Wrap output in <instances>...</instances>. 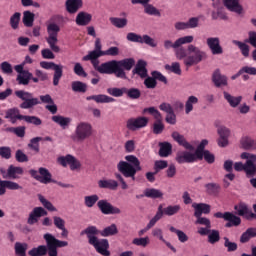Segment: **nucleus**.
<instances>
[{
  "mask_svg": "<svg viewBox=\"0 0 256 256\" xmlns=\"http://www.w3.org/2000/svg\"><path fill=\"white\" fill-rule=\"evenodd\" d=\"M117 233H119L117 225L111 224L102 231H99L96 226H88L80 232V235H86L89 245H92L97 253L103 256H111V252L109 251V240L98 239L97 235H101V237H113V235H117Z\"/></svg>",
  "mask_w": 256,
  "mask_h": 256,
  "instance_id": "obj_1",
  "label": "nucleus"
},
{
  "mask_svg": "<svg viewBox=\"0 0 256 256\" xmlns=\"http://www.w3.org/2000/svg\"><path fill=\"white\" fill-rule=\"evenodd\" d=\"M117 170L119 173H115L114 176L119 181L121 185V189L127 190L129 189V185L125 181L126 179H132L135 181V175H137L138 171H143L141 167V161L135 155H127L125 156V161H120L117 164Z\"/></svg>",
  "mask_w": 256,
  "mask_h": 256,
  "instance_id": "obj_2",
  "label": "nucleus"
},
{
  "mask_svg": "<svg viewBox=\"0 0 256 256\" xmlns=\"http://www.w3.org/2000/svg\"><path fill=\"white\" fill-rule=\"evenodd\" d=\"M93 135V125L89 122L81 121L76 124L74 135L71 136L73 141H85Z\"/></svg>",
  "mask_w": 256,
  "mask_h": 256,
  "instance_id": "obj_3",
  "label": "nucleus"
},
{
  "mask_svg": "<svg viewBox=\"0 0 256 256\" xmlns=\"http://www.w3.org/2000/svg\"><path fill=\"white\" fill-rule=\"evenodd\" d=\"M14 95L23 101L20 104V109H33L36 105H40L41 101L39 98L33 97V93L25 90H17L14 92Z\"/></svg>",
  "mask_w": 256,
  "mask_h": 256,
  "instance_id": "obj_4",
  "label": "nucleus"
},
{
  "mask_svg": "<svg viewBox=\"0 0 256 256\" xmlns=\"http://www.w3.org/2000/svg\"><path fill=\"white\" fill-rule=\"evenodd\" d=\"M59 31H61V28L56 23H50L47 26L48 37L46 38V41L51 51L54 53H59V51H61V48L57 46V43H59V39L57 38Z\"/></svg>",
  "mask_w": 256,
  "mask_h": 256,
  "instance_id": "obj_5",
  "label": "nucleus"
},
{
  "mask_svg": "<svg viewBox=\"0 0 256 256\" xmlns=\"http://www.w3.org/2000/svg\"><path fill=\"white\" fill-rule=\"evenodd\" d=\"M44 239L48 247L49 256H57V247H67L69 245V242L61 241L55 238L51 233L44 234Z\"/></svg>",
  "mask_w": 256,
  "mask_h": 256,
  "instance_id": "obj_6",
  "label": "nucleus"
},
{
  "mask_svg": "<svg viewBox=\"0 0 256 256\" xmlns=\"http://www.w3.org/2000/svg\"><path fill=\"white\" fill-rule=\"evenodd\" d=\"M96 71L106 75H116L120 79H125V70L121 65H95Z\"/></svg>",
  "mask_w": 256,
  "mask_h": 256,
  "instance_id": "obj_7",
  "label": "nucleus"
},
{
  "mask_svg": "<svg viewBox=\"0 0 256 256\" xmlns=\"http://www.w3.org/2000/svg\"><path fill=\"white\" fill-rule=\"evenodd\" d=\"M188 51L189 53H193V54H191L188 57L189 62L187 63V65H191V64L197 65L203 61H206L207 59V52L200 50L199 47L193 44L188 46Z\"/></svg>",
  "mask_w": 256,
  "mask_h": 256,
  "instance_id": "obj_8",
  "label": "nucleus"
},
{
  "mask_svg": "<svg viewBox=\"0 0 256 256\" xmlns=\"http://www.w3.org/2000/svg\"><path fill=\"white\" fill-rule=\"evenodd\" d=\"M0 173L3 179L17 180L23 177V175L25 174V170L23 169V167L10 165L6 170L3 168L0 169Z\"/></svg>",
  "mask_w": 256,
  "mask_h": 256,
  "instance_id": "obj_9",
  "label": "nucleus"
},
{
  "mask_svg": "<svg viewBox=\"0 0 256 256\" xmlns=\"http://www.w3.org/2000/svg\"><path fill=\"white\" fill-rule=\"evenodd\" d=\"M127 41H130L131 43H145L146 45H149V47H157V43L155 42V39L151 38V36L145 34L143 36L135 33V32H129L126 36Z\"/></svg>",
  "mask_w": 256,
  "mask_h": 256,
  "instance_id": "obj_10",
  "label": "nucleus"
},
{
  "mask_svg": "<svg viewBox=\"0 0 256 256\" xmlns=\"http://www.w3.org/2000/svg\"><path fill=\"white\" fill-rule=\"evenodd\" d=\"M31 177H34L36 181H39V183H43L44 185H47L49 183H53V176L51 175V172L47 170V168H39L37 170H30Z\"/></svg>",
  "mask_w": 256,
  "mask_h": 256,
  "instance_id": "obj_11",
  "label": "nucleus"
},
{
  "mask_svg": "<svg viewBox=\"0 0 256 256\" xmlns=\"http://www.w3.org/2000/svg\"><path fill=\"white\" fill-rule=\"evenodd\" d=\"M97 207L103 215H121V209L105 199L99 200Z\"/></svg>",
  "mask_w": 256,
  "mask_h": 256,
  "instance_id": "obj_12",
  "label": "nucleus"
},
{
  "mask_svg": "<svg viewBox=\"0 0 256 256\" xmlns=\"http://www.w3.org/2000/svg\"><path fill=\"white\" fill-rule=\"evenodd\" d=\"M149 124V118L147 117H138L130 118L126 122V127L129 131H137V129H143Z\"/></svg>",
  "mask_w": 256,
  "mask_h": 256,
  "instance_id": "obj_13",
  "label": "nucleus"
},
{
  "mask_svg": "<svg viewBox=\"0 0 256 256\" xmlns=\"http://www.w3.org/2000/svg\"><path fill=\"white\" fill-rule=\"evenodd\" d=\"M15 71L18 72L16 81L19 85H29L31 79H33V74L29 70L23 69V65H16Z\"/></svg>",
  "mask_w": 256,
  "mask_h": 256,
  "instance_id": "obj_14",
  "label": "nucleus"
},
{
  "mask_svg": "<svg viewBox=\"0 0 256 256\" xmlns=\"http://www.w3.org/2000/svg\"><path fill=\"white\" fill-rule=\"evenodd\" d=\"M47 214V210L43 207L33 208L27 219L28 225H35V223H39V219H41V217H47Z\"/></svg>",
  "mask_w": 256,
  "mask_h": 256,
  "instance_id": "obj_15",
  "label": "nucleus"
},
{
  "mask_svg": "<svg viewBox=\"0 0 256 256\" xmlns=\"http://www.w3.org/2000/svg\"><path fill=\"white\" fill-rule=\"evenodd\" d=\"M207 47L210 49L212 55H223V47L219 37H209L206 39Z\"/></svg>",
  "mask_w": 256,
  "mask_h": 256,
  "instance_id": "obj_16",
  "label": "nucleus"
},
{
  "mask_svg": "<svg viewBox=\"0 0 256 256\" xmlns=\"http://www.w3.org/2000/svg\"><path fill=\"white\" fill-rule=\"evenodd\" d=\"M163 219V205L158 206V210L155 214V216L148 222L146 227L138 232L139 237L145 235L149 229H153L158 221H161Z\"/></svg>",
  "mask_w": 256,
  "mask_h": 256,
  "instance_id": "obj_17",
  "label": "nucleus"
},
{
  "mask_svg": "<svg viewBox=\"0 0 256 256\" xmlns=\"http://www.w3.org/2000/svg\"><path fill=\"white\" fill-rule=\"evenodd\" d=\"M193 36H184L178 38L174 43L171 40L164 41V48L165 49H179L181 45H186L187 43H193Z\"/></svg>",
  "mask_w": 256,
  "mask_h": 256,
  "instance_id": "obj_18",
  "label": "nucleus"
},
{
  "mask_svg": "<svg viewBox=\"0 0 256 256\" xmlns=\"http://www.w3.org/2000/svg\"><path fill=\"white\" fill-rule=\"evenodd\" d=\"M199 159V156L194 152L180 151L176 154L177 163H195Z\"/></svg>",
  "mask_w": 256,
  "mask_h": 256,
  "instance_id": "obj_19",
  "label": "nucleus"
},
{
  "mask_svg": "<svg viewBox=\"0 0 256 256\" xmlns=\"http://www.w3.org/2000/svg\"><path fill=\"white\" fill-rule=\"evenodd\" d=\"M234 209L240 217H245V219H256V214L251 212L249 206L245 202H240L234 206Z\"/></svg>",
  "mask_w": 256,
  "mask_h": 256,
  "instance_id": "obj_20",
  "label": "nucleus"
},
{
  "mask_svg": "<svg viewBox=\"0 0 256 256\" xmlns=\"http://www.w3.org/2000/svg\"><path fill=\"white\" fill-rule=\"evenodd\" d=\"M240 157H241V159H244L245 161H247V169L250 172V176L255 175V173H256V155L251 154L249 152H243L240 155Z\"/></svg>",
  "mask_w": 256,
  "mask_h": 256,
  "instance_id": "obj_21",
  "label": "nucleus"
},
{
  "mask_svg": "<svg viewBox=\"0 0 256 256\" xmlns=\"http://www.w3.org/2000/svg\"><path fill=\"white\" fill-rule=\"evenodd\" d=\"M43 69H52L54 71L53 76V85L57 87L59 85V81H61V77H63V66L60 65H43Z\"/></svg>",
  "mask_w": 256,
  "mask_h": 256,
  "instance_id": "obj_22",
  "label": "nucleus"
},
{
  "mask_svg": "<svg viewBox=\"0 0 256 256\" xmlns=\"http://www.w3.org/2000/svg\"><path fill=\"white\" fill-rule=\"evenodd\" d=\"M192 207L194 209V217H201L204 215H209L211 213V205L205 203H193Z\"/></svg>",
  "mask_w": 256,
  "mask_h": 256,
  "instance_id": "obj_23",
  "label": "nucleus"
},
{
  "mask_svg": "<svg viewBox=\"0 0 256 256\" xmlns=\"http://www.w3.org/2000/svg\"><path fill=\"white\" fill-rule=\"evenodd\" d=\"M92 19H93V15L85 11H81L77 14L75 21H76V25H79L80 27H85L89 25V23H91Z\"/></svg>",
  "mask_w": 256,
  "mask_h": 256,
  "instance_id": "obj_24",
  "label": "nucleus"
},
{
  "mask_svg": "<svg viewBox=\"0 0 256 256\" xmlns=\"http://www.w3.org/2000/svg\"><path fill=\"white\" fill-rule=\"evenodd\" d=\"M212 81L215 87H227V76L221 74V71L216 70L213 73Z\"/></svg>",
  "mask_w": 256,
  "mask_h": 256,
  "instance_id": "obj_25",
  "label": "nucleus"
},
{
  "mask_svg": "<svg viewBox=\"0 0 256 256\" xmlns=\"http://www.w3.org/2000/svg\"><path fill=\"white\" fill-rule=\"evenodd\" d=\"M54 225L56 229H59L61 232V237L67 239L69 237V230L65 227V220L59 216L53 217Z\"/></svg>",
  "mask_w": 256,
  "mask_h": 256,
  "instance_id": "obj_26",
  "label": "nucleus"
},
{
  "mask_svg": "<svg viewBox=\"0 0 256 256\" xmlns=\"http://www.w3.org/2000/svg\"><path fill=\"white\" fill-rule=\"evenodd\" d=\"M66 11L71 14L77 13L83 7V0H66Z\"/></svg>",
  "mask_w": 256,
  "mask_h": 256,
  "instance_id": "obj_27",
  "label": "nucleus"
},
{
  "mask_svg": "<svg viewBox=\"0 0 256 256\" xmlns=\"http://www.w3.org/2000/svg\"><path fill=\"white\" fill-rule=\"evenodd\" d=\"M172 138L174 139V141H177V143L181 145V147H184V149H188V151H193L195 149L193 145L187 142L185 136L179 134V132H173Z\"/></svg>",
  "mask_w": 256,
  "mask_h": 256,
  "instance_id": "obj_28",
  "label": "nucleus"
},
{
  "mask_svg": "<svg viewBox=\"0 0 256 256\" xmlns=\"http://www.w3.org/2000/svg\"><path fill=\"white\" fill-rule=\"evenodd\" d=\"M225 7L234 13L241 15L243 13V6L239 4V0H223Z\"/></svg>",
  "mask_w": 256,
  "mask_h": 256,
  "instance_id": "obj_29",
  "label": "nucleus"
},
{
  "mask_svg": "<svg viewBox=\"0 0 256 256\" xmlns=\"http://www.w3.org/2000/svg\"><path fill=\"white\" fill-rule=\"evenodd\" d=\"M98 186L100 187V189H110L111 191H117V188L119 187V182L113 179L99 180Z\"/></svg>",
  "mask_w": 256,
  "mask_h": 256,
  "instance_id": "obj_30",
  "label": "nucleus"
},
{
  "mask_svg": "<svg viewBox=\"0 0 256 256\" xmlns=\"http://www.w3.org/2000/svg\"><path fill=\"white\" fill-rule=\"evenodd\" d=\"M86 101H95L96 103H113L115 99L105 94H98L87 96Z\"/></svg>",
  "mask_w": 256,
  "mask_h": 256,
  "instance_id": "obj_31",
  "label": "nucleus"
},
{
  "mask_svg": "<svg viewBox=\"0 0 256 256\" xmlns=\"http://www.w3.org/2000/svg\"><path fill=\"white\" fill-rule=\"evenodd\" d=\"M223 95H224V99H226L230 107H233L234 109L236 107H239V105L241 104V101H243V96H233L228 92H223Z\"/></svg>",
  "mask_w": 256,
  "mask_h": 256,
  "instance_id": "obj_32",
  "label": "nucleus"
},
{
  "mask_svg": "<svg viewBox=\"0 0 256 256\" xmlns=\"http://www.w3.org/2000/svg\"><path fill=\"white\" fill-rule=\"evenodd\" d=\"M6 119H9L11 121V123H17V119H19L20 121H23V115L20 114L19 109L18 108H11L8 109L6 111Z\"/></svg>",
  "mask_w": 256,
  "mask_h": 256,
  "instance_id": "obj_33",
  "label": "nucleus"
},
{
  "mask_svg": "<svg viewBox=\"0 0 256 256\" xmlns=\"http://www.w3.org/2000/svg\"><path fill=\"white\" fill-rule=\"evenodd\" d=\"M52 121L62 127V129H65L66 127H69V125H71V118L61 115L52 116Z\"/></svg>",
  "mask_w": 256,
  "mask_h": 256,
  "instance_id": "obj_34",
  "label": "nucleus"
},
{
  "mask_svg": "<svg viewBox=\"0 0 256 256\" xmlns=\"http://www.w3.org/2000/svg\"><path fill=\"white\" fill-rule=\"evenodd\" d=\"M181 211V205H169L166 208H162V217L166 215L167 217H173V215H177Z\"/></svg>",
  "mask_w": 256,
  "mask_h": 256,
  "instance_id": "obj_35",
  "label": "nucleus"
},
{
  "mask_svg": "<svg viewBox=\"0 0 256 256\" xmlns=\"http://www.w3.org/2000/svg\"><path fill=\"white\" fill-rule=\"evenodd\" d=\"M104 53L99 52L97 50L90 51L88 55L84 56L82 59L83 61H91L93 65H97L99 62H97V59L99 57H103Z\"/></svg>",
  "mask_w": 256,
  "mask_h": 256,
  "instance_id": "obj_36",
  "label": "nucleus"
},
{
  "mask_svg": "<svg viewBox=\"0 0 256 256\" xmlns=\"http://www.w3.org/2000/svg\"><path fill=\"white\" fill-rule=\"evenodd\" d=\"M29 249V244L23 242H16L14 245L15 255L17 256H27V250Z\"/></svg>",
  "mask_w": 256,
  "mask_h": 256,
  "instance_id": "obj_37",
  "label": "nucleus"
},
{
  "mask_svg": "<svg viewBox=\"0 0 256 256\" xmlns=\"http://www.w3.org/2000/svg\"><path fill=\"white\" fill-rule=\"evenodd\" d=\"M71 89L74 93H87V83L82 81H73L71 83Z\"/></svg>",
  "mask_w": 256,
  "mask_h": 256,
  "instance_id": "obj_38",
  "label": "nucleus"
},
{
  "mask_svg": "<svg viewBox=\"0 0 256 256\" xmlns=\"http://www.w3.org/2000/svg\"><path fill=\"white\" fill-rule=\"evenodd\" d=\"M97 203H99V195L92 194V195L84 196V205L88 209H92V207H95Z\"/></svg>",
  "mask_w": 256,
  "mask_h": 256,
  "instance_id": "obj_39",
  "label": "nucleus"
},
{
  "mask_svg": "<svg viewBox=\"0 0 256 256\" xmlns=\"http://www.w3.org/2000/svg\"><path fill=\"white\" fill-rule=\"evenodd\" d=\"M144 197H148L149 199H161L163 197V192L159 189L147 188L144 190Z\"/></svg>",
  "mask_w": 256,
  "mask_h": 256,
  "instance_id": "obj_40",
  "label": "nucleus"
},
{
  "mask_svg": "<svg viewBox=\"0 0 256 256\" xmlns=\"http://www.w3.org/2000/svg\"><path fill=\"white\" fill-rule=\"evenodd\" d=\"M110 23L113 25V27H116V29H125V26L129 23V20H127V18L111 17Z\"/></svg>",
  "mask_w": 256,
  "mask_h": 256,
  "instance_id": "obj_41",
  "label": "nucleus"
},
{
  "mask_svg": "<svg viewBox=\"0 0 256 256\" xmlns=\"http://www.w3.org/2000/svg\"><path fill=\"white\" fill-rule=\"evenodd\" d=\"M159 146H160V150H159L160 157H169V155L173 149V146L171 145V143L161 142L159 144Z\"/></svg>",
  "mask_w": 256,
  "mask_h": 256,
  "instance_id": "obj_42",
  "label": "nucleus"
},
{
  "mask_svg": "<svg viewBox=\"0 0 256 256\" xmlns=\"http://www.w3.org/2000/svg\"><path fill=\"white\" fill-rule=\"evenodd\" d=\"M22 22L25 25V27H31L35 22V14L29 10L24 11Z\"/></svg>",
  "mask_w": 256,
  "mask_h": 256,
  "instance_id": "obj_43",
  "label": "nucleus"
},
{
  "mask_svg": "<svg viewBox=\"0 0 256 256\" xmlns=\"http://www.w3.org/2000/svg\"><path fill=\"white\" fill-rule=\"evenodd\" d=\"M199 103V98L196 96H189L185 103V113L189 115L191 111H193V105H197Z\"/></svg>",
  "mask_w": 256,
  "mask_h": 256,
  "instance_id": "obj_44",
  "label": "nucleus"
},
{
  "mask_svg": "<svg viewBox=\"0 0 256 256\" xmlns=\"http://www.w3.org/2000/svg\"><path fill=\"white\" fill-rule=\"evenodd\" d=\"M47 249H49V247H47L45 245H40L36 248H32L28 252V255H30V256H45V255H47Z\"/></svg>",
  "mask_w": 256,
  "mask_h": 256,
  "instance_id": "obj_45",
  "label": "nucleus"
},
{
  "mask_svg": "<svg viewBox=\"0 0 256 256\" xmlns=\"http://www.w3.org/2000/svg\"><path fill=\"white\" fill-rule=\"evenodd\" d=\"M133 75H138L141 79H145L148 77L149 73L145 65H136L135 68L132 70Z\"/></svg>",
  "mask_w": 256,
  "mask_h": 256,
  "instance_id": "obj_46",
  "label": "nucleus"
},
{
  "mask_svg": "<svg viewBox=\"0 0 256 256\" xmlns=\"http://www.w3.org/2000/svg\"><path fill=\"white\" fill-rule=\"evenodd\" d=\"M19 23H21V13L20 12H15L10 17V27H11V29H13V31H17V29H19Z\"/></svg>",
  "mask_w": 256,
  "mask_h": 256,
  "instance_id": "obj_47",
  "label": "nucleus"
},
{
  "mask_svg": "<svg viewBox=\"0 0 256 256\" xmlns=\"http://www.w3.org/2000/svg\"><path fill=\"white\" fill-rule=\"evenodd\" d=\"M142 5L144 6V13H146V15H154L156 17H161V11H159L157 7L149 3Z\"/></svg>",
  "mask_w": 256,
  "mask_h": 256,
  "instance_id": "obj_48",
  "label": "nucleus"
},
{
  "mask_svg": "<svg viewBox=\"0 0 256 256\" xmlns=\"http://www.w3.org/2000/svg\"><path fill=\"white\" fill-rule=\"evenodd\" d=\"M243 73H248V75H256V68L255 67H249V66H244L242 69H240L237 74L231 76V79L235 81L237 77L240 75H243Z\"/></svg>",
  "mask_w": 256,
  "mask_h": 256,
  "instance_id": "obj_49",
  "label": "nucleus"
},
{
  "mask_svg": "<svg viewBox=\"0 0 256 256\" xmlns=\"http://www.w3.org/2000/svg\"><path fill=\"white\" fill-rule=\"evenodd\" d=\"M102 65H135V60L133 58H126L120 61L111 60V61L102 63Z\"/></svg>",
  "mask_w": 256,
  "mask_h": 256,
  "instance_id": "obj_50",
  "label": "nucleus"
},
{
  "mask_svg": "<svg viewBox=\"0 0 256 256\" xmlns=\"http://www.w3.org/2000/svg\"><path fill=\"white\" fill-rule=\"evenodd\" d=\"M234 45H237V47L240 49L243 57H249V45H247V42H241V41H237L234 40Z\"/></svg>",
  "mask_w": 256,
  "mask_h": 256,
  "instance_id": "obj_51",
  "label": "nucleus"
},
{
  "mask_svg": "<svg viewBox=\"0 0 256 256\" xmlns=\"http://www.w3.org/2000/svg\"><path fill=\"white\" fill-rule=\"evenodd\" d=\"M143 113H149L156 121H163V116L161 115V112H159V110H157L155 107L145 108L143 110Z\"/></svg>",
  "mask_w": 256,
  "mask_h": 256,
  "instance_id": "obj_52",
  "label": "nucleus"
},
{
  "mask_svg": "<svg viewBox=\"0 0 256 256\" xmlns=\"http://www.w3.org/2000/svg\"><path fill=\"white\" fill-rule=\"evenodd\" d=\"M206 193L208 195H217L219 193V189H221V186L217 183H207L205 184Z\"/></svg>",
  "mask_w": 256,
  "mask_h": 256,
  "instance_id": "obj_53",
  "label": "nucleus"
},
{
  "mask_svg": "<svg viewBox=\"0 0 256 256\" xmlns=\"http://www.w3.org/2000/svg\"><path fill=\"white\" fill-rule=\"evenodd\" d=\"M38 199H39L40 203L43 205V207L45 209H47L48 211H57V208L55 206H53V203H51V201L47 200V198H44L43 195L39 194Z\"/></svg>",
  "mask_w": 256,
  "mask_h": 256,
  "instance_id": "obj_54",
  "label": "nucleus"
},
{
  "mask_svg": "<svg viewBox=\"0 0 256 256\" xmlns=\"http://www.w3.org/2000/svg\"><path fill=\"white\" fill-rule=\"evenodd\" d=\"M25 126H18V127H10L7 128L6 131H8L9 133H14V135H16L17 137H25Z\"/></svg>",
  "mask_w": 256,
  "mask_h": 256,
  "instance_id": "obj_55",
  "label": "nucleus"
},
{
  "mask_svg": "<svg viewBox=\"0 0 256 256\" xmlns=\"http://www.w3.org/2000/svg\"><path fill=\"white\" fill-rule=\"evenodd\" d=\"M22 121H25L26 123H30L31 125H36V126H39L43 123L41 118L37 116H27V115H23Z\"/></svg>",
  "mask_w": 256,
  "mask_h": 256,
  "instance_id": "obj_56",
  "label": "nucleus"
},
{
  "mask_svg": "<svg viewBox=\"0 0 256 256\" xmlns=\"http://www.w3.org/2000/svg\"><path fill=\"white\" fill-rule=\"evenodd\" d=\"M220 239H221V236L218 230L210 229V232L208 233V241L211 243V245H215V243H219Z\"/></svg>",
  "mask_w": 256,
  "mask_h": 256,
  "instance_id": "obj_57",
  "label": "nucleus"
},
{
  "mask_svg": "<svg viewBox=\"0 0 256 256\" xmlns=\"http://www.w3.org/2000/svg\"><path fill=\"white\" fill-rule=\"evenodd\" d=\"M124 93L130 99H139V97H141V90H139L138 88H130V89L126 88V91H124Z\"/></svg>",
  "mask_w": 256,
  "mask_h": 256,
  "instance_id": "obj_58",
  "label": "nucleus"
},
{
  "mask_svg": "<svg viewBox=\"0 0 256 256\" xmlns=\"http://www.w3.org/2000/svg\"><path fill=\"white\" fill-rule=\"evenodd\" d=\"M149 243H150L149 236H146L143 238H134L132 241V244L136 245L137 247H147Z\"/></svg>",
  "mask_w": 256,
  "mask_h": 256,
  "instance_id": "obj_59",
  "label": "nucleus"
},
{
  "mask_svg": "<svg viewBox=\"0 0 256 256\" xmlns=\"http://www.w3.org/2000/svg\"><path fill=\"white\" fill-rule=\"evenodd\" d=\"M240 145L243 149H253V139L248 136H244L240 140Z\"/></svg>",
  "mask_w": 256,
  "mask_h": 256,
  "instance_id": "obj_60",
  "label": "nucleus"
},
{
  "mask_svg": "<svg viewBox=\"0 0 256 256\" xmlns=\"http://www.w3.org/2000/svg\"><path fill=\"white\" fill-rule=\"evenodd\" d=\"M39 141H43V138L42 137L32 138L30 140V143L28 144L29 149H32V151L39 153Z\"/></svg>",
  "mask_w": 256,
  "mask_h": 256,
  "instance_id": "obj_61",
  "label": "nucleus"
},
{
  "mask_svg": "<svg viewBox=\"0 0 256 256\" xmlns=\"http://www.w3.org/2000/svg\"><path fill=\"white\" fill-rule=\"evenodd\" d=\"M71 159H73V155L68 154L66 156H59L57 158V163L61 165L62 167H67V165L71 164Z\"/></svg>",
  "mask_w": 256,
  "mask_h": 256,
  "instance_id": "obj_62",
  "label": "nucleus"
},
{
  "mask_svg": "<svg viewBox=\"0 0 256 256\" xmlns=\"http://www.w3.org/2000/svg\"><path fill=\"white\" fill-rule=\"evenodd\" d=\"M224 247H226L228 253H233L237 251V243L231 242L227 237H224Z\"/></svg>",
  "mask_w": 256,
  "mask_h": 256,
  "instance_id": "obj_63",
  "label": "nucleus"
},
{
  "mask_svg": "<svg viewBox=\"0 0 256 256\" xmlns=\"http://www.w3.org/2000/svg\"><path fill=\"white\" fill-rule=\"evenodd\" d=\"M146 89H155L157 87V80L152 76H147L144 80Z\"/></svg>",
  "mask_w": 256,
  "mask_h": 256,
  "instance_id": "obj_64",
  "label": "nucleus"
}]
</instances>
